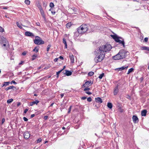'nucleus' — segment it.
Segmentation results:
<instances>
[{
    "label": "nucleus",
    "instance_id": "31",
    "mask_svg": "<svg viewBox=\"0 0 149 149\" xmlns=\"http://www.w3.org/2000/svg\"><path fill=\"white\" fill-rule=\"evenodd\" d=\"M37 6L38 7L39 9L42 8L40 4L39 3H37Z\"/></svg>",
    "mask_w": 149,
    "mask_h": 149
},
{
    "label": "nucleus",
    "instance_id": "49",
    "mask_svg": "<svg viewBox=\"0 0 149 149\" xmlns=\"http://www.w3.org/2000/svg\"><path fill=\"white\" fill-rule=\"evenodd\" d=\"M53 14V15H54L55 14V13H56V12L54 11V10L53 9V10H52V12H51Z\"/></svg>",
    "mask_w": 149,
    "mask_h": 149
},
{
    "label": "nucleus",
    "instance_id": "35",
    "mask_svg": "<svg viewBox=\"0 0 149 149\" xmlns=\"http://www.w3.org/2000/svg\"><path fill=\"white\" fill-rule=\"evenodd\" d=\"M86 88L84 89V91H89L90 90V88H88V86H86Z\"/></svg>",
    "mask_w": 149,
    "mask_h": 149
},
{
    "label": "nucleus",
    "instance_id": "52",
    "mask_svg": "<svg viewBox=\"0 0 149 149\" xmlns=\"http://www.w3.org/2000/svg\"><path fill=\"white\" fill-rule=\"evenodd\" d=\"M26 52H23L22 53V55L23 56H24V55H26Z\"/></svg>",
    "mask_w": 149,
    "mask_h": 149
},
{
    "label": "nucleus",
    "instance_id": "22",
    "mask_svg": "<svg viewBox=\"0 0 149 149\" xmlns=\"http://www.w3.org/2000/svg\"><path fill=\"white\" fill-rule=\"evenodd\" d=\"M107 106L110 109H111L113 106L112 104L110 102L108 103L107 104Z\"/></svg>",
    "mask_w": 149,
    "mask_h": 149
},
{
    "label": "nucleus",
    "instance_id": "24",
    "mask_svg": "<svg viewBox=\"0 0 149 149\" xmlns=\"http://www.w3.org/2000/svg\"><path fill=\"white\" fill-rule=\"evenodd\" d=\"M71 25L72 24H71V22H69L66 24V27L67 28H70Z\"/></svg>",
    "mask_w": 149,
    "mask_h": 149
},
{
    "label": "nucleus",
    "instance_id": "16",
    "mask_svg": "<svg viewBox=\"0 0 149 149\" xmlns=\"http://www.w3.org/2000/svg\"><path fill=\"white\" fill-rule=\"evenodd\" d=\"M128 68V66H123L120 68H118L116 69L120 71H122L123 70L125 69H127Z\"/></svg>",
    "mask_w": 149,
    "mask_h": 149
},
{
    "label": "nucleus",
    "instance_id": "37",
    "mask_svg": "<svg viewBox=\"0 0 149 149\" xmlns=\"http://www.w3.org/2000/svg\"><path fill=\"white\" fill-rule=\"evenodd\" d=\"M54 4L53 3L51 2L49 4V6L51 8H53L54 6Z\"/></svg>",
    "mask_w": 149,
    "mask_h": 149
},
{
    "label": "nucleus",
    "instance_id": "39",
    "mask_svg": "<svg viewBox=\"0 0 149 149\" xmlns=\"http://www.w3.org/2000/svg\"><path fill=\"white\" fill-rule=\"evenodd\" d=\"M118 110L119 111L120 113H122L124 111V110L123 109H122L121 107H119L118 108Z\"/></svg>",
    "mask_w": 149,
    "mask_h": 149
},
{
    "label": "nucleus",
    "instance_id": "54",
    "mask_svg": "<svg viewBox=\"0 0 149 149\" xmlns=\"http://www.w3.org/2000/svg\"><path fill=\"white\" fill-rule=\"evenodd\" d=\"M36 25L37 26H40V24L39 22H38L36 23Z\"/></svg>",
    "mask_w": 149,
    "mask_h": 149
},
{
    "label": "nucleus",
    "instance_id": "9",
    "mask_svg": "<svg viewBox=\"0 0 149 149\" xmlns=\"http://www.w3.org/2000/svg\"><path fill=\"white\" fill-rule=\"evenodd\" d=\"M24 137L25 139H28L30 137V134L28 132H26L24 134Z\"/></svg>",
    "mask_w": 149,
    "mask_h": 149
},
{
    "label": "nucleus",
    "instance_id": "51",
    "mask_svg": "<svg viewBox=\"0 0 149 149\" xmlns=\"http://www.w3.org/2000/svg\"><path fill=\"white\" fill-rule=\"evenodd\" d=\"M148 38L147 37H146L144 38V41L146 42H147L148 41Z\"/></svg>",
    "mask_w": 149,
    "mask_h": 149
},
{
    "label": "nucleus",
    "instance_id": "41",
    "mask_svg": "<svg viewBox=\"0 0 149 149\" xmlns=\"http://www.w3.org/2000/svg\"><path fill=\"white\" fill-rule=\"evenodd\" d=\"M87 101L89 102H91L92 101V99L91 97H89L87 99Z\"/></svg>",
    "mask_w": 149,
    "mask_h": 149
},
{
    "label": "nucleus",
    "instance_id": "46",
    "mask_svg": "<svg viewBox=\"0 0 149 149\" xmlns=\"http://www.w3.org/2000/svg\"><path fill=\"white\" fill-rule=\"evenodd\" d=\"M86 93L88 94V95H91L92 94V93L89 91H86Z\"/></svg>",
    "mask_w": 149,
    "mask_h": 149
},
{
    "label": "nucleus",
    "instance_id": "44",
    "mask_svg": "<svg viewBox=\"0 0 149 149\" xmlns=\"http://www.w3.org/2000/svg\"><path fill=\"white\" fill-rule=\"evenodd\" d=\"M41 140H42L41 138H39L37 140V143H39L41 141Z\"/></svg>",
    "mask_w": 149,
    "mask_h": 149
},
{
    "label": "nucleus",
    "instance_id": "42",
    "mask_svg": "<svg viewBox=\"0 0 149 149\" xmlns=\"http://www.w3.org/2000/svg\"><path fill=\"white\" fill-rule=\"evenodd\" d=\"M71 107H72V106H70L69 109H68V113H69L70 112Z\"/></svg>",
    "mask_w": 149,
    "mask_h": 149
},
{
    "label": "nucleus",
    "instance_id": "38",
    "mask_svg": "<svg viewBox=\"0 0 149 149\" xmlns=\"http://www.w3.org/2000/svg\"><path fill=\"white\" fill-rule=\"evenodd\" d=\"M41 14L44 19H45L46 17L44 12L41 13Z\"/></svg>",
    "mask_w": 149,
    "mask_h": 149
},
{
    "label": "nucleus",
    "instance_id": "40",
    "mask_svg": "<svg viewBox=\"0 0 149 149\" xmlns=\"http://www.w3.org/2000/svg\"><path fill=\"white\" fill-rule=\"evenodd\" d=\"M4 31V29H3L2 27L0 26V32L2 33Z\"/></svg>",
    "mask_w": 149,
    "mask_h": 149
},
{
    "label": "nucleus",
    "instance_id": "12",
    "mask_svg": "<svg viewBox=\"0 0 149 149\" xmlns=\"http://www.w3.org/2000/svg\"><path fill=\"white\" fill-rule=\"evenodd\" d=\"M69 58L72 63H73L74 62V57L72 54H70L69 55Z\"/></svg>",
    "mask_w": 149,
    "mask_h": 149
},
{
    "label": "nucleus",
    "instance_id": "61",
    "mask_svg": "<svg viewBox=\"0 0 149 149\" xmlns=\"http://www.w3.org/2000/svg\"><path fill=\"white\" fill-rule=\"evenodd\" d=\"M35 116V115L34 114H32L31 115V118H32L33 117Z\"/></svg>",
    "mask_w": 149,
    "mask_h": 149
},
{
    "label": "nucleus",
    "instance_id": "17",
    "mask_svg": "<svg viewBox=\"0 0 149 149\" xmlns=\"http://www.w3.org/2000/svg\"><path fill=\"white\" fill-rule=\"evenodd\" d=\"M113 58L114 59L117 60L121 59L118 53L116 55L113 56Z\"/></svg>",
    "mask_w": 149,
    "mask_h": 149
},
{
    "label": "nucleus",
    "instance_id": "15",
    "mask_svg": "<svg viewBox=\"0 0 149 149\" xmlns=\"http://www.w3.org/2000/svg\"><path fill=\"white\" fill-rule=\"evenodd\" d=\"M39 101L38 100H35V101L31 102L29 103V104L31 106H32L36 104V105H37L39 103Z\"/></svg>",
    "mask_w": 149,
    "mask_h": 149
},
{
    "label": "nucleus",
    "instance_id": "45",
    "mask_svg": "<svg viewBox=\"0 0 149 149\" xmlns=\"http://www.w3.org/2000/svg\"><path fill=\"white\" fill-rule=\"evenodd\" d=\"M23 119L25 121H27L28 120V119L25 117H24Z\"/></svg>",
    "mask_w": 149,
    "mask_h": 149
},
{
    "label": "nucleus",
    "instance_id": "55",
    "mask_svg": "<svg viewBox=\"0 0 149 149\" xmlns=\"http://www.w3.org/2000/svg\"><path fill=\"white\" fill-rule=\"evenodd\" d=\"M14 86H9V89H13V88Z\"/></svg>",
    "mask_w": 149,
    "mask_h": 149
},
{
    "label": "nucleus",
    "instance_id": "64",
    "mask_svg": "<svg viewBox=\"0 0 149 149\" xmlns=\"http://www.w3.org/2000/svg\"><path fill=\"white\" fill-rule=\"evenodd\" d=\"M24 62L23 61H21L20 63H19V65H22L23 64Z\"/></svg>",
    "mask_w": 149,
    "mask_h": 149
},
{
    "label": "nucleus",
    "instance_id": "28",
    "mask_svg": "<svg viewBox=\"0 0 149 149\" xmlns=\"http://www.w3.org/2000/svg\"><path fill=\"white\" fill-rule=\"evenodd\" d=\"M25 3L27 5H29L30 1L29 0H25L24 1Z\"/></svg>",
    "mask_w": 149,
    "mask_h": 149
},
{
    "label": "nucleus",
    "instance_id": "57",
    "mask_svg": "<svg viewBox=\"0 0 149 149\" xmlns=\"http://www.w3.org/2000/svg\"><path fill=\"white\" fill-rule=\"evenodd\" d=\"M5 121V119L4 118H3L2 119V123L3 124Z\"/></svg>",
    "mask_w": 149,
    "mask_h": 149
},
{
    "label": "nucleus",
    "instance_id": "48",
    "mask_svg": "<svg viewBox=\"0 0 149 149\" xmlns=\"http://www.w3.org/2000/svg\"><path fill=\"white\" fill-rule=\"evenodd\" d=\"M28 111V109H25L24 111V113H26V112H27V111Z\"/></svg>",
    "mask_w": 149,
    "mask_h": 149
},
{
    "label": "nucleus",
    "instance_id": "60",
    "mask_svg": "<svg viewBox=\"0 0 149 149\" xmlns=\"http://www.w3.org/2000/svg\"><path fill=\"white\" fill-rule=\"evenodd\" d=\"M44 118L45 120H47L48 118V116H44Z\"/></svg>",
    "mask_w": 149,
    "mask_h": 149
},
{
    "label": "nucleus",
    "instance_id": "30",
    "mask_svg": "<svg viewBox=\"0 0 149 149\" xmlns=\"http://www.w3.org/2000/svg\"><path fill=\"white\" fill-rule=\"evenodd\" d=\"M13 99H10L7 100V103H10L12 102L13 101Z\"/></svg>",
    "mask_w": 149,
    "mask_h": 149
},
{
    "label": "nucleus",
    "instance_id": "47",
    "mask_svg": "<svg viewBox=\"0 0 149 149\" xmlns=\"http://www.w3.org/2000/svg\"><path fill=\"white\" fill-rule=\"evenodd\" d=\"M12 83L16 84L17 83L14 80L12 81L11 82V84H12Z\"/></svg>",
    "mask_w": 149,
    "mask_h": 149
},
{
    "label": "nucleus",
    "instance_id": "13",
    "mask_svg": "<svg viewBox=\"0 0 149 149\" xmlns=\"http://www.w3.org/2000/svg\"><path fill=\"white\" fill-rule=\"evenodd\" d=\"M93 83H91V81H88L85 83L84 86V87H86V86L88 87L90 86Z\"/></svg>",
    "mask_w": 149,
    "mask_h": 149
},
{
    "label": "nucleus",
    "instance_id": "59",
    "mask_svg": "<svg viewBox=\"0 0 149 149\" xmlns=\"http://www.w3.org/2000/svg\"><path fill=\"white\" fill-rule=\"evenodd\" d=\"M59 58H55L54 59V62H56L58 60Z\"/></svg>",
    "mask_w": 149,
    "mask_h": 149
},
{
    "label": "nucleus",
    "instance_id": "29",
    "mask_svg": "<svg viewBox=\"0 0 149 149\" xmlns=\"http://www.w3.org/2000/svg\"><path fill=\"white\" fill-rule=\"evenodd\" d=\"M16 24L17 26L19 28L21 29H22V27L21 25V24L18 22H16Z\"/></svg>",
    "mask_w": 149,
    "mask_h": 149
},
{
    "label": "nucleus",
    "instance_id": "10",
    "mask_svg": "<svg viewBox=\"0 0 149 149\" xmlns=\"http://www.w3.org/2000/svg\"><path fill=\"white\" fill-rule=\"evenodd\" d=\"M25 35L27 36H31L33 37L34 36V35L33 33L30 31H26L25 33Z\"/></svg>",
    "mask_w": 149,
    "mask_h": 149
},
{
    "label": "nucleus",
    "instance_id": "7",
    "mask_svg": "<svg viewBox=\"0 0 149 149\" xmlns=\"http://www.w3.org/2000/svg\"><path fill=\"white\" fill-rule=\"evenodd\" d=\"M118 54H119L120 57L121 59H123L125 57V53L123 51H120L118 53Z\"/></svg>",
    "mask_w": 149,
    "mask_h": 149
},
{
    "label": "nucleus",
    "instance_id": "18",
    "mask_svg": "<svg viewBox=\"0 0 149 149\" xmlns=\"http://www.w3.org/2000/svg\"><path fill=\"white\" fill-rule=\"evenodd\" d=\"M68 11L69 12H71L73 13H76L75 12L76 11V9L74 8H71L70 9H68Z\"/></svg>",
    "mask_w": 149,
    "mask_h": 149
},
{
    "label": "nucleus",
    "instance_id": "2",
    "mask_svg": "<svg viewBox=\"0 0 149 149\" xmlns=\"http://www.w3.org/2000/svg\"><path fill=\"white\" fill-rule=\"evenodd\" d=\"M89 26L86 24H82L78 29H79L80 32L81 33V35L84 34L89 31Z\"/></svg>",
    "mask_w": 149,
    "mask_h": 149
},
{
    "label": "nucleus",
    "instance_id": "4",
    "mask_svg": "<svg viewBox=\"0 0 149 149\" xmlns=\"http://www.w3.org/2000/svg\"><path fill=\"white\" fill-rule=\"evenodd\" d=\"M34 43L38 45L43 44L44 43V42L42 40V39L39 37L36 36V38L34 40Z\"/></svg>",
    "mask_w": 149,
    "mask_h": 149
},
{
    "label": "nucleus",
    "instance_id": "33",
    "mask_svg": "<svg viewBox=\"0 0 149 149\" xmlns=\"http://www.w3.org/2000/svg\"><path fill=\"white\" fill-rule=\"evenodd\" d=\"M94 74V73L93 72H92V71H91V72H89L88 73V75L89 76H91L93 75V74Z\"/></svg>",
    "mask_w": 149,
    "mask_h": 149
},
{
    "label": "nucleus",
    "instance_id": "19",
    "mask_svg": "<svg viewBox=\"0 0 149 149\" xmlns=\"http://www.w3.org/2000/svg\"><path fill=\"white\" fill-rule=\"evenodd\" d=\"M141 49L142 50H145L149 51V47L143 46L141 47Z\"/></svg>",
    "mask_w": 149,
    "mask_h": 149
},
{
    "label": "nucleus",
    "instance_id": "25",
    "mask_svg": "<svg viewBox=\"0 0 149 149\" xmlns=\"http://www.w3.org/2000/svg\"><path fill=\"white\" fill-rule=\"evenodd\" d=\"M134 70V68H131L127 72V74H129L130 72H133Z\"/></svg>",
    "mask_w": 149,
    "mask_h": 149
},
{
    "label": "nucleus",
    "instance_id": "43",
    "mask_svg": "<svg viewBox=\"0 0 149 149\" xmlns=\"http://www.w3.org/2000/svg\"><path fill=\"white\" fill-rule=\"evenodd\" d=\"M144 78L143 77H141L139 79V81L141 82L143 80Z\"/></svg>",
    "mask_w": 149,
    "mask_h": 149
},
{
    "label": "nucleus",
    "instance_id": "5",
    "mask_svg": "<svg viewBox=\"0 0 149 149\" xmlns=\"http://www.w3.org/2000/svg\"><path fill=\"white\" fill-rule=\"evenodd\" d=\"M77 31L74 33V37L75 39H76L79 36V35H81V33L80 32V31L79 29H78V28L77 29Z\"/></svg>",
    "mask_w": 149,
    "mask_h": 149
},
{
    "label": "nucleus",
    "instance_id": "3",
    "mask_svg": "<svg viewBox=\"0 0 149 149\" xmlns=\"http://www.w3.org/2000/svg\"><path fill=\"white\" fill-rule=\"evenodd\" d=\"M111 36L116 42H119V44H122L123 47L125 46V42L123 38L118 37L117 35H111Z\"/></svg>",
    "mask_w": 149,
    "mask_h": 149
},
{
    "label": "nucleus",
    "instance_id": "63",
    "mask_svg": "<svg viewBox=\"0 0 149 149\" xmlns=\"http://www.w3.org/2000/svg\"><path fill=\"white\" fill-rule=\"evenodd\" d=\"M127 98H128V99H130V98H131V97H130V95H127Z\"/></svg>",
    "mask_w": 149,
    "mask_h": 149
},
{
    "label": "nucleus",
    "instance_id": "26",
    "mask_svg": "<svg viewBox=\"0 0 149 149\" xmlns=\"http://www.w3.org/2000/svg\"><path fill=\"white\" fill-rule=\"evenodd\" d=\"M10 83V82H4V84L3 85V86H6L9 84Z\"/></svg>",
    "mask_w": 149,
    "mask_h": 149
},
{
    "label": "nucleus",
    "instance_id": "1",
    "mask_svg": "<svg viewBox=\"0 0 149 149\" xmlns=\"http://www.w3.org/2000/svg\"><path fill=\"white\" fill-rule=\"evenodd\" d=\"M112 47L109 44H106L100 46L98 49L95 50L94 53L96 54L94 58V61L97 63L101 62L104 59L105 54V52H109L112 49Z\"/></svg>",
    "mask_w": 149,
    "mask_h": 149
},
{
    "label": "nucleus",
    "instance_id": "14",
    "mask_svg": "<svg viewBox=\"0 0 149 149\" xmlns=\"http://www.w3.org/2000/svg\"><path fill=\"white\" fill-rule=\"evenodd\" d=\"M95 99L96 102L99 104H101L102 102V100L100 97H97L95 98Z\"/></svg>",
    "mask_w": 149,
    "mask_h": 149
},
{
    "label": "nucleus",
    "instance_id": "58",
    "mask_svg": "<svg viewBox=\"0 0 149 149\" xmlns=\"http://www.w3.org/2000/svg\"><path fill=\"white\" fill-rule=\"evenodd\" d=\"M63 43L65 44V39L64 38H63Z\"/></svg>",
    "mask_w": 149,
    "mask_h": 149
},
{
    "label": "nucleus",
    "instance_id": "20",
    "mask_svg": "<svg viewBox=\"0 0 149 149\" xmlns=\"http://www.w3.org/2000/svg\"><path fill=\"white\" fill-rule=\"evenodd\" d=\"M72 72L66 70V76H69L72 74Z\"/></svg>",
    "mask_w": 149,
    "mask_h": 149
},
{
    "label": "nucleus",
    "instance_id": "53",
    "mask_svg": "<svg viewBox=\"0 0 149 149\" xmlns=\"http://www.w3.org/2000/svg\"><path fill=\"white\" fill-rule=\"evenodd\" d=\"M86 97H85V96L82 97L81 98V99H82L83 100H84L86 99Z\"/></svg>",
    "mask_w": 149,
    "mask_h": 149
},
{
    "label": "nucleus",
    "instance_id": "34",
    "mask_svg": "<svg viewBox=\"0 0 149 149\" xmlns=\"http://www.w3.org/2000/svg\"><path fill=\"white\" fill-rule=\"evenodd\" d=\"M32 60H34L36 58V57H37V56L36 55L34 54L32 56Z\"/></svg>",
    "mask_w": 149,
    "mask_h": 149
},
{
    "label": "nucleus",
    "instance_id": "50",
    "mask_svg": "<svg viewBox=\"0 0 149 149\" xmlns=\"http://www.w3.org/2000/svg\"><path fill=\"white\" fill-rule=\"evenodd\" d=\"M40 10V13H43L44 12L43 9L42 8L40 9H39Z\"/></svg>",
    "mask_w": 149,
    "mask_h": 149
},
{
    "label": "nucleus",
    "instance_id": "36",
    "mask_svg": "<svg viewBox=\"0 0 149 149\" xmlns=\"http://www.w3.org/2000/svg\"><path fill=\"white\" fill-rule=\"evenodd\" d=\"M51 47V45H49L47 46V52H48V51H49V49H50V47Z\"/></svg>",
    "mask_w": 149,
    "mask_h": 149
},
{
    "label": "nucleus",
    "instance_id": "27",
    "mask_svg": "<svg viewBox=\"0 0 149 149\" xmlns=\"http://www.w3.org/2000/svg\"><path fill=\"white\" fill-rule=\"evenodd\" d=\"M39 49L37 47H36L33 50V52H35L36 53H37L38 52Z\"/></svg>",
    "mask_w": 149,
    "mask_h": 149
},
{
    "label": "nucleus",
    "instance_id": "21",
    "mask_svg": "<svg viewBox=\"0 0 149 149\" xmlns=\"http://www.w3.org/2000/svg\"><path fill=\"white\" fill-rule=\"evenodd\" d=\"M147 111L146 110H144L141 111V115L142 116H145L146 115Z\"/></svg>",
    "mask_w": 149,
    "mask_h": 149
},
{
    "label": "nucleus",
    "instance_id": "11",
    "mask_svg": "<svg viewBox=\"0 0 149 149\" xmlns=\"http://www.w3.org/2000/svg\"><path fill=\"white\" fill-rule=\"evenodd\" d=\"M132 120L134 123H137L139 121V119L135 115L133 116Z\"/></svg>",
    "mask_w": 149,
    "mask_h": 149
},
{
    "label": "nucleus",
    "instance_id": "62",
    "mask_svg": "<svg viewBox=\"0 0 149 149\" xmlns=\"http://www.w3.org/2000/svg\"><path fill=\"white\" fill-rule=\"evenodd\" d=\"M58 58L62 59V60H63V58L61 56H60Z\"/></svg>",
    "mask_w": 149,
    "mask_h": 149
},
{
    "label": "nucleus",
    "instance_id": "23",
    "mask_svg": "<svg viewBox=\"0 0 149 149\" xmlns=\"http://www.w3.org/2000/svg\"><path fill=\"white\" fill-rule=\"evenodd\" d=\"M65 68V66H63V69L58 71L57 72H56V75L57 76V77L58 76L59 74L64 70Z\"/></svg>",
    "mask_w": 149,
    "mask_h": 149
},
{
    "label": "nucleus",
    "instance_id": "32",
    "mask_svg": "<svg viewBox=\"0 0 149 149\" xmlns=\"http://www.w3.org/2000/svg\"><path fill=\"white\" fill-rule=\"evenodd\" d=\"M104 73H102L99 75V76L98 77V78L100 79H102V77L104 76Z\"/></svg>",
    "mask_w": 149,
    "mask_h": 149
},
{
    "label": "nucleus",
    "instance_id": "56",
    "mask_svg": "<svg viewBox=\"0 0 149 149\" xmlns=\"http://www.w3.org/2000/svg\"><path fill=\"white\" fill-rule=\"evenodd\" d=\"M21 104V103L20 102H18L17 103V107L19 106Z\"/></svg>",
    "mask_w": 149,
    "mask_h": 149
},
{
    "label": "nucleus",
    "instance_id": "8",
    "mask_svg": "<svg viewBox=\"0 0 149 149\" xmlns=\"http://www.w3.org/2000/svg\"><path fill=\"white\" fill-rule=\"evenodd\" d=\"M2 42V44H3V46L6 47V46L8 45V42L7 40L6 39V38H4Z\"/></svg>",
    "mask_w": 149,
    "mask_h": 149
},
{
    "label": "nucleus",
    "instance_id": "6",
    "mask_svg": "<svg viewBox=\"0 0 149 149\" xmlns=\"http://www.w3.org/2000/svg\"><path fill=\"white\" fill-rule=\"evenodd\" d=\"M119 92L118 89V85H116L113 90V93L114 95H116Z\"/></svg>",
    "mask_w": 149,
    "mask_h": 149
}]
</instances>
